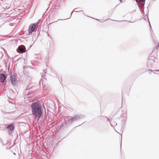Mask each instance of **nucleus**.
<instances>
[{"label":"nucleus","mask_w":159,"mask_h":159,"mask_svg":"<svg viewBox=\"0 0 159 159\" xmlns=\"http://www.w3.org/2000/svg\"><path fill=\"white\" fill-rule=\"evenodd\" d=\"M31 108L32 114L35 118H38V121H41L42 116L43 110L42 107L37 102H34L32 104Z\"/></svg>","instance_id":"1"},{"label":"nucleus","mask_w":159,"mask_h":159,"mask_svg":"<svg viewBox=\"0 0 159 159\" xmlns=\"http://www.w3.org/2000/svg\"><path fill=\"white\" fill-rule=\"evenodd\" d=\"M39 23L36 22L34 23L31 24L29 26V33L30 35L33 32L37 30L38 25Z\"/></svg>","instance_id":"2"},{"label":"nucleus","mask_w":159,"mask_h":159,"mask_svg":"<svg viewBox=\"0 0 159 159\" xmlns=\"http://www.w3.org/2000/svg\"><path fill=\"white\" fill-rule=\"evenodd\" d=\"M81 118V116L80 115H77L71 118L70 119L68 120V121L69 123H71L73 121H74L80 119Z\"/></svg>","instance_id":"3"},{"label":"nucleus","mask_w":159,"mask_h":159,"mask_svg":"<svg viewBox=\"0 0 159 159\" xmlns=\"http://www.w3.org/2000/svg\"><path fill=\"white\" fill-rule=\"evenodd\" d=\"M25 51V48L24 45H20L19 46L18 48L17 49V52L20 53L24 52Z\"/></svg>","instance_id":"4"},{"label":"nucleus","mask_w":159,"mask_h":159,"mask_svg":"<svg viewBox=\"0 0 159 159\" xmlns=\"http://www.w3.org/2000/svg\"><path fill=\"white\" fill-rule=\"evenodd\" d=\"M10 80L12 84L16 85V79L14 76L11 75L10 76Z\"/></svg>","instance_id":"5"},{"label":"nucleus","mask_w":159,"mask_h":159,"mask_svg":"<svg viewBox=\"0 0 159 159\" xmlns=\"http://www.w3.org/2000/svg\"><path fill=\"white\" fill-rule=\"evenodd\" d=\"M0 80L1 83L4 82L6 80V75L3 74H0Z\"/></svg>","instance_id":"6"},{"label":"nucleus","mask_w":159,"mask_h":159,"mask_svg":"<svg viewBox=\"0 0 159 159\" xmlns=\"http://www.w3.org/2000/svg\"><path fill=\"white\" fill-rule=\"evenodd\" d=\"M137 3L139 5V9L140 10L144 8V3H141L139 2Z\"/></svg>","instance_id":"7"},{"label":"nucleus","mask_w":159,"mask_h":159,"mask_svg":"<svg viewBox=\"0 0 159 159\" xmlns=\"http://www.w3.org/2000/svg\"><path fill=\"white\" fill-rule=\"evenodd\" d=\"M14 128V126L13 124H11L10 125L8 126L7 128L8 129L11 131H12Z\"/></svg>","instance_id":"8"},{"label":"nucleus","mask_w":159,"mask_h":159,"mask_svg":"<svg viewBox=\"0 0 159 159\" xmlns=\"http://www.w3.org/2000/svg\"><path fill=\"white\" fill-rule=\"evenodd\" d=\"M145 0H135L136 2L138 3H141V2H143L145 1Z\"/></svg>","instance_id":"9"},{"label":"nucleus","mask_w":159,"mask_h":159,"mask_svg":"<svg viewBox=\"0 0 159 159\" xmlns=\"http://www.w3.org/2000/svg\"><path fill=\"white\" fill-rule=\"evenodd\" d=\"M159 71V70H155L154 71V72L153 73H156V72H157V71Z\"/></svg>","instance_id":"10"},{"label":"nucleus","mask_w":159,"mask_h":159,"mask_svg":"<svg viewBox=\"0 0 159 159\" xmlns=\"http://www.w3.org/2000/svg\"><path fill=\"white\" fill-rule=\"evenodd\" d=\"M76 11V12H78V11Z\"/></svg>","instance_id":"11"},{"label":"nucleus","mask_w":159,"mask_h":159,"mask_svg":"<svg viewBox=\"0 0 159 159\" xmlns=\"http://www.w3.org/2000/svg\"><path fill=\"white\" fill-rule=\"evenodd\" d=\"M73 11H72V12L71 13V15H70V16H71L72 15V14L73 12Z\"/></svg>","instance_id":"12"},{"label":"nucleus","mask_w":159,"mask_h":159,"mask_svg":"<svg viewBox=\"0 0 159 159\" xmlns=\"http://www.w3.org/2000/svg\"><path fill=\"white\" fill-rule=\"evenodd\" d=\"M104 21H103V20H102V21H100V22H103Z\"/></svg>","instance_id":"13"},{"label":"nucleus","mask_w":159,"mask_h":159,"mask_svg":"<svg viewBox=\"0 0 159 159\" xmlns=\"http://www.w3.org/2000/svg\"><path fill=\"white\" fill-rule=\"evenodd\" d=\"M129 22H130V23H132V21H128Z\"/></svg>","instance_id":"14"},{"label":"nucleus","mask_w":159,"mask_h":159,"mask_svg":"<svg viewBox=\"0 0 159 159\" xmlns=\"http://www.w3.org/2000/svg\"><path fill=\"white\" fill-rule=\"evenodd\" d=\"M119 1L121 2H122V0H119Z\"/></svg>","instance_id":"15"},{"label":"nucleus","mask_w":159,"mask_h":159,"mask_svg":"<svg viewBox=\"0 0 159 159\" xmlns=\"http://www.w3.org/2000/svg\"><path fill=\"white\" fill-rule=\"evenodd\" d=\"M71 17V16H70L69 17V18H68V19H69V18H70Z\"/></svg>","instance_id":"16"},{"label":"nucleus","mask_w":159,"mask_h":159,"mask_svg":"<svg viewBox=\"0 0 159 159\" xmlns=\"http://www.w3.org/2000/svg\"><path fill=\"white\" fill-rule=\"evenodd\" d=\"M71 17V16H70L69 17V18H68V19H69V18H70Z\"/></svg>","instance_id":"17"},{"label":"nucleus","mask_w":159,"mask_h":159,"mask_svg":"<svg viewBox=\"0 0 159 159\" xmlns=\"http://www.w3.org/2000/svg\"><path fill=\"white\" fill-rule=\"evenodd\" d=\"M71 17V16H70L69 17V18H68V19H69V18H70Z\"/></svg>","instance_id":"18"},{"label":"nucleus","mask_w":159,"mask_h":159,"mask_svg":"<svg viewBox=\"0 0 159 159\" xmlns=\"http://www.w3.org/2000/svg\"><path fill=\"white\" fill-rule=\"evenodd\" d=\"M71 17V16H70L69 17V18H68V19H69V18H70Z\"/></svg>","instance_id":"19"},{"label":"nucleus","mask_w":159,"mask_h":159,"mask_svg":"<svg viewBox=\"0 0 159 159\" xmlns=\"http://www.w3.org/2000/svg\"><path fill=\"white\" fill-rule=\"evenodd\" d=\"M71 17V16H70L69 17V18H68V19H69V18H70Z\"/></svg>","instance_id":"20"},{"label":"nucleus","mask_w":159,"mask_h":159,"mask_svg":"<svg viewBox=\"0 0 159 159\" xmlns=\"http://www.w3.org/2000/svg\"><path fill=\"white\" fill-rule=\"evenodd\" d=\"M71 17V16H70L69 17V18H68V19H69V18H70Z\"/></svg>","instance_id":"21"},{"label":"nucleus","mask_w":159,"mask_h":159,"mask_svg":"<svg viewBox=\"0 0 159 159\" xmlns=\"http://www.w3.org/2000/svg\"><path fill=\"white\" fill-rule=\"evenodd\" d=\"M61 20V19H59L57 20Z\"/></svg>","instance_id":"22"},{"label":"nucleus","mask_w":159,"mask_h":159,"mask_svg":"<svg viewBox=\"0 0 159 159\" xmlns=\"http://www.w3.org/2000/svg\"><path fill=\"white\" fill-rule=\"evenodd\" d=\"M107 119L108 120H109V119H108L107 117Z\"/></svg>","instance_id":"23"},{"label":"nucleus","mask_w":159,"mask_h":159,"mask_svg":"<svg viewBox=\"0 0 159 159\" xmlns=\"http://www.w3.org/2000/svg\"><path fill=\"white\" fill-rule=\"evenodd\" d=\"M44 72L45 73H46V72H45V70H44Z\"/></svg>","instance_id":"24"},{"label":"nucleus","mask_w":159,"mask_h":159,"mask_svg":"<svg viewBox=\"0 0 159 159\" xmlns=\"http://www.w3.org/2000/svg\"><path fill=\"white\" fill-rule=\"evenodd\" d=\"M14 154L15 155V153H14Z\"/></svg>","instance_id":"25"}]
</instances>
